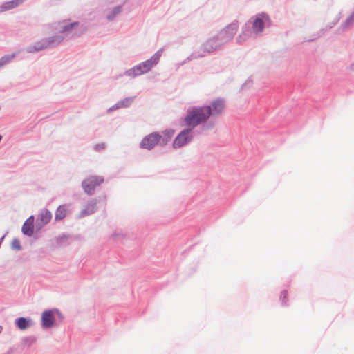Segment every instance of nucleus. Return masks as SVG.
<instances>
[{"label":"nucleus","instance_id":"nucleus-12","mask_svg":"<svg viewBox=\"0 0 354 354\" xmlns=\"http://www.w3.org/2000/svg\"><path fill=\"white\" fill-rule=\"evenodd\" d=\"M267 21H269V19L266 15L255 19L253 22V31L257 33L261 32L263 29L264 24Z\"/></svg>","mask_w":354,"mask_h":354},{"label":"nucleus","instance_id":"nucleus-24","mask_svg":"<svg viewBox=\"0 0 354 354\" xmlns=\"http://www.w3.org/2000/svg\"><path fill=\"white\" fill-rule=\"evenodd\" d=\"M121 9L120 8H116L114 10H113V12L115 15L119 13L120 12Z\"/></svg>","mask_w":354,"mask_h":354},{"label":"nucleus","instance_id":"nucleus-14","mask_svg":"<svg viewBox=\"0 0 354 354\" xmlns=\"http://www.w3.org/2000/svg\"><path fill=\"white\" fill-rule=\"evenodd\" d=\"M67 214V207L64 205H59L55 212V220L59 221L66 217Z\"/></svg>","mask_w":354,"mask_h":354},{"label":"nucleus","instance_id":"nucleus-15","mask_svg":"<svg viewBox=\"0 0 354 354\" xmlns=\"http://www.w3.org/2000/svg\"><path fill=\"white\" fill-rule=\"evenodd\" d=\"M52 218L51 212L48 209H44L41 211L39 215V220L42 225H46L50 222Z\"/></svg>","mask_w":354,"mask_h":354},{"label":"nucleus","instance_id":"nucleus-3","mask_svg":"<svg viewBox=\"0 0 354 354\" xmlns=\"http://www.w3.org/2000/svg\"><path fill=\"white\" fill-rule=\"evenodd\" d=\"M159 58L160 55L158 54H155L153 56L151 57V59L142 62V64L132 68L129 72V75H131V73H133L134 75H140L148 72L153 65L158 63Z\"/></svg>","mask_w":354,"mask_h":354},{"label":"nucleus","instance_id":"nucleus-11","mask_svg":"<svg viewBox=\"0 0 354 354\" xmlns=\"http://www.w3.org/2000/svg\"><path fill=\"white\" fill-rule=\"evenodd\" d=\"M34 227V216H30L24 223L22 226V232L27 236H32Z\"/></svg>","mask_w":354,"mask_h":354},{"label":"nucleus","instance_id":"nucleus-7","mask_svg":"<svg viewBox=\"0 0 354 354\" xmlns=\"http://www.w3.org/2000/svg\"><path fill=\"white\" fill-rule=\"evenodd\" d=\"M191 129L181 131L173 142L174 148H180L192 139Z\"/></svg>","mask_w":354,"mask_h":354},{"label":"nucleus","instance_id":"nucleus-17","mask_svg":"<svg viewBox=\"0 0 354 354\" xmlns=\"http://www.w3.org/2000/svg\"><path fill=\"white\" fill-rule=\"evenodd\" d=\"M216 42L215 40L209 39L203 45V48L205 51L208 53L212 52L215 50L218 47V45H216Z\"/></svg>","mask_w":354,"mask_h":354},{"label":"nucleus","instance_id":"nucleus-5","mask_svg":"<svg viewBox=\"0 0 354 354\" xmlns=\"http://www.w3.org/2000/svg\"><path fill=\"white\" fill-rule=\"evenodd\" d=\"M103 178L100 176H91L82 182V187L84 192L91 194L95 188L103 182Z\"/></svg>","mask_w":354,"mask_h":354},{"label":"nucleus","instance_id":"nucleus-18","mask_svg":"<svg viewBox=\"0 0 354 354\" xmlns=\"http://www.w3.org/2000/svg\"><path fill=\"white\" fill-rule=\"evenodd\" d=\"M96 203L93 202L91 204H88L86 208L82 212V216H86L93 213L95 210Z\"/></svg>","mask_w":354,"mask_h":354},{"label":"nucleus","instance_id":"nucleus-25","mask_svg":"<svg viewBox=\"0 0 354 354\" xmlns=\"http://www.w3.org/2000/svg\"><path fill=\"white\" fill-rule=\"evenodd\" d=\"M241 35H240V36H239V40L241 39Z\"/></svg>","mask_w":354,"mask_h":354},{"label":"nucleus","instance_id":"nucleus-1","mask_svg":"<svg viewBox=\"0 0 354 354\" xmlns=\"http://www.w3.org/2000/svg\"><path fill=\"white\" fill-rule=\"evenodd\" d=\"M208 113L205 107H192L187 110V115L184 118L185 125L192 129L201 123L208 119Z\"/></svg>","mask_w":354,"mask_h":354},{"label":"nucleus","instance_id":"nucleus-20","mask_svg":"<svg viewBox=\"0 0 354 354\" xmlns=\"http://www.w3.org/2000/svg\"><path fill=\"white\" fill-rule=\"evenodd\" d=\"M13 57H14V55L2 57L0 59V67L9 63L12 59Z\"/></svg>","mask_w":354,"mask_h":354},{"label":"nucleus","instance_id":"nucleus-19","mask_svg":"<svg viewBox=\"0 0 354 354\" xmlns=\"http://www.w3.org/2000/svg\"><path fill=\"white\" fill-rule=\"evenodd\" d=\"M17 325L19 329L24 330L28 327V324L25 318L20 317L17 321Z\"/></svg>","mask_w":354,"mask_h":354},{"label":"nucleus","instance_id":"nucleus-23","mask_svg":"<svg viewBox=\"0 0 354 354\" xmlns=\"http://www.w3.org/2000/svg\"><path fill=\"white\" fill-rule=\"evenodd\" d=\"M95 149L97 150H99V149H104V144H99V145H97L95 146Z\"/></svg>","mask_w":354,"mask_h":354},{"label":"nucleus","instance_id":"nucleus-13","mask_svg":"<svg viewBox=\"0 0 354 354\" xmlns=\"http://www.w3.org/2000/svg\"><path fill=\"white\" fill-rule=\"evenodd\" d=\"M174 135V131L172 129H167L160 134L161 136L160 142L163 145L169 142Z\"/></svg>","mask_w":354,"mask_h":354},{"label":"nucleus","instance_id":"nucleus-2","mask_svg":"<svg viewBox=\"0 0 354 354\" xmlns=\"http://www.w3.org/2000/svg\"><path fill=\"white\" fill-rule=\"evenodd\" d=\"M63 39L64 37L62 35L54 36L48 39H43L33 45L28 46L27 51L30 53L38 52L47 48L58 45Z\"/></svg>","mask_w":354,"mask_h":354},{"label":"nucleus","instance_id":"nucleus-4","mask_svg":"<svg viewBox=\"0 0 354 354\" xmlns=\"http://www.w3.org/2000/svg\"><path fill=\"white\" fill-rule=\"evenodd\" d=\"M225 104L223 100L216 99L213 100L210 105L205 106V109L208 113V118L212 116H217L221 114L224 110Z\"/></svg>","mask_w":354,"mask_h":354},{"label":"nucleus","instance_id":"nucleus-21","mask_svg":"<svg viewBox=\"0 0 354 354\" xmlns=\"http://www.w3.org/2000/svg\"><path fill=\"white\" fill-rule=\"evenodd\" d=\"M287 297H288V293L286 291L284 290L281 292L280 299L282 301V303H283V304L286 303Z\"/></svg>","mask_w":354,"mask_h":354},{"label":"nucleus","instance_id":"nucleus-22","mask_svg":"<svg viewBox=\"0 0 354 354\" xmlns=\"http://www.w3.org/2000/svg\"><path fill=\"white\" fill-rule=\"evenodd\" d=\"M13 246L17 248V249H19L20 246H19V242L17 241V240H15L13 241Z\"/></svg>","mask_w":354,"mask_h":354},{"label":"nucleus","instance_id":"nucleus-10","mask_svg":"<svg viewBox=\"0 0 354 354\" xmlns=\"http://www.w3.org/2000/svg\"><path fill=\"white\" fill-rule=\"evenodd\" d=\"M78 27L79 24L77 22H73L70 24L64 26L62 28V32L73 33L74 35L79 36L84 32V30L82 29L80 31H76Z\"/></svg>","mask_w":354,"mask_h":354},{"label":"nucleus","instance_id":"nucleus-9","mask_svg":"<svg viewBox=\"0 0 354 354\" xmlns=\"http://www.w3.org/2000/svg\"><path fill=\"white\" fill-rule=\"evenodd\" d=\"M55 317L53 310H46L41 315V324L44 328H51L54 324Z\"/></svg>","mask_w":354,"mask_h":354},{"label":"nucleus","instance_id":"nucleus-16","mask_svg":"<svg viewBox=\"0 0 354 354\" xmlns=\"http://www.w3.org/2000/svg\"><path fill=\"white\" fill-rule=\"evenodd\" d=\"M23 2V0H12L10 1L6 2L1 6V10H11L12 8H15L17 6H19L21 3Z\"/></svg>","mask_w":354,"mask_h":354},{"label":"nucleus","instance_id":"nucleus-6","mask_svg":"<svg viewBox=\"0 0 354 354\" xmlns=\"http://www.w3.org/2000/svg\"><path fill=\"white\" fill-rule=\"evenodd\" d=\"M161 136L158 133L154 132L147 136L140 142V147L146 149H151L160 142Z\"/></svg>","mask_w":354,"mask_h":354},{"label":"nucleus","instance_id":"nucleus-8","mask_svg":"<svg viewBox=\"0 0 354 354\" xmlns=\"http://www.w3.org/2000/svg\"><path fill=\"white\" fill-rule=\"evenodd\" d=\"M238 29L236 24H232L227 26L220 34V37L223 40L228 41L234 37Z\"/></svg>","mask_w":354,"mask_h":354}]
</instances>
